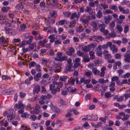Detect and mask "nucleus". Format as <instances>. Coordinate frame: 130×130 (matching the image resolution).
<instances>
[{"label":"nucleus","instance_id":"nucleus-36","mask_svg":"<svg viewBox=\"0 0 130 130\" xmlns=\"http://www.w3.org/2000/svg\"><path fill=\"white\" fill-rule=\"evenodd\" d=\"M70 111L72 112L76 115L78 114L79 113V112L77 110L74 108H73L71 109Z\"/></svg>","mask_w":130,"mask_h":130},{"label":"nucleus","instance_id":"nucleus-39","mask_svg":"<svg viewBox=\"0 0 130 130\" xmlns=\"http://www.w3.org/2000/svg\"><path fill=\"white\" fill-rule=\"evenodd\" d=\"M92 25L93 26V29L94 30L96 29L97 28V24L96 22H92Z\"/></svg>","mask_w":130,"mask_h":130},{"label":"nucleus","instance_id":"nucleus-31","mask_svg":"<svg viewBox=\"0 0 130 130\" xmlns=\"http://www.w3.org/2000/svg\"><path fill=\"white\" fill-rule=\"evenodd\" d=\"M117 30L119 32H121L123 30V29L120 25L117 24L116 25V27Z\"/></svg>","mask_w":130,"mask_h":130},{"label":"nucleus","instance_id":"nucleus-60","mask_svg":"<svg viewBox=\"0 0 130 130\" xmlns=\"http://www.w3.org/2000/svg\"><path fill=\"white\" fill-rule=\"evenodd\" d=\"M98 36H92V40H93L94 41H98Z\"/></svg>","mask_w":130,"mask_h":130},{"label":"nucleus","instance_id":"nucleus-14","mask_svg":"<svg viewBox=\"0 0 130 130\" xmlns=\"http://www.w3.org/2000/svg\"><path fill=\"white\" fill-rule=\"evenodd\" d=\"M0 41L1 45L2 46H4L6 45V42L5 41V38L2 37L0 38Z\"/></svg>","mask_w":130,"mask_h":130},{"label":"nucleus","instance_id":"nucleus-12","mask_svg":"<svg viewBox=\"0 0 130 130\" xmlns=\"http://www.w3.org/2000/svg\"><path fill=\"white\" fill-rule=\"evenodd\" d=\"M44 96V95L41 96L39 101V103L41 105H43L45 103L46 99Z\"/></svg>","mask_w":130,"mask_h":130},{"label":"nucleus","instance_id":"nucleus-26","mask_svg":"<svg viewBox=\"0 0 130 130\" xmlns=\"http://www.w3.org/2000/svg\"><path fill=\"white\" fill-rule=\"evenodd\" d=\"M98 82L99 83H107L108 82V80L107 79L105 80H104V79L103 78H101L99 79Z\"/></svg>","mask_w":130,"mask_h":130},{"label":"nucleus","instance_id":"nucleus-57","mask_svg":"<svg viewBox=\"0 0 130 130\" xmlns=\"http://www.w3.org/2000/svg\"><path fill=\"white\" fill-rule=\"evenodd\" d=\"M109 36L111 37L114 38L116 37V35L114 32H112L111 33L109 34Z\"/></svg>","mask_w":130,"mask_h":130},{"label":"nucleus","instance_id":"nucleus-28","mask_svg":"<svg viewBox=\"0 0 130 130\" xmlns=\"http://www.w3.org/2000/svg\"><path fill=\"white\" fill-rule=\"evenodd\" d=\"M102 12L99 10L97 13L96 17L98 18H100L102 17Z\"/></svg>","mask_w":130,"mask_h":130},{"label":"nucleus","instance_id":"nucleus-64","mask_svg":"<svg viewBox=\"0 0 130 130\" xmlns=\"http://www.w3.org/2000/svg\"><path fill=\"white\" fill-rule=\"evenodd\" d=\"M124 95L125 97V98L126 99H127L128 98H130V94L129 93H125L124 94Z\"/></svg>","mask_w":130,"mask_h":130},{"label":"nucleus","instance_id":"nucleus-59","mask_svg":"<svg viewBox=\"0 0 130 130\" xmlns=\"http://www.w3.org/2000/svg\"><path fill=\"white\" fill-rule=\"evenodd\" d=\"M101 7L104 9L107 8L108 7V6L104 4H101Z\"/></svg>","mask_w":130,"mask_h":130},{"label":"nucleus","instance_id":"nucleus-47","mask_svg":"<svg viewBox=\"0 0 130 130\" xmlns=\"http://www.w3.org/2000/svg\"><path fill=\"white\" fill-rule=\"evenodd\" d=\"M29 114L28 113L26 112L23 113L21 115V116L22 117L27 118L29 116Z\"/></svg>","mask_w":130,"mask_h":130},{"label":"nucleus","instance_id":"nucleus-13","mask_svg":"<svg viewBox=\"0 0 130 130\" xmlns=\"http://www.w3.org/2000/svg\"><path fill=\"white\" fill-rule=\"evenodd\" d=\"M42 75L40 73H38L34 76V78L35 81H38L39 80V78L41 77Z\"/></svg>","mask_w":130,"mask_h":130},{"label":"nucleus","instance_id":"nucleus-52","mask_svg":"<svg viewBox=\"0 0 130 130\" xmlns=\"http://www.w3.org/2000/svg\"><path fill=\"white\" fill-rule=\"evenodd\" d=\"M36 63L34 61H32L30 62L29 64V66L30 67H34L36 66Z\"/></svg>","mask_w":130,"mask_h":130},{"label":"nucleus","instance_id":"nucleus-10","mask_svg":"<svg viewBox=\"0 0 130 130\" xmlns=\"http://www.w3.org/2000/svg\"><path fill=\"white\" fill-rule=\"evenodd\" d=\"M40 107L37 106L35 107V108L33 109L32 111V113L35 114H38L40 111Z\"/></svg>","mask_w":130,"mask_h":130},{"label":"nucleus","instance_id":"nucleus-25","mask_svg":"<svg viewBox=\"0 0 130 130\" xmlns=\"http://www.w3.org/2000/svg\"><path fill=\"white\" fill-rule=\"evenodd\" d=\"M63 14L65 17H68L71 14L70 12L69 11H64L63 13Z\"/></svg>","mask_w":130,"mask_h":130},{"label":"nucleus","instance_id":"nucleus-17","mask_svg":"<svg viewBox=\"0 0 130 130\" xmlns=\"http://www.w3.org/2000/svg\"><path fill=\"white\" fill-rule=\"evenodd\" d=\"M48 38L50 39V42H53L55 40V35L54 34L51 35L48 37Z\"/></svg>","mask_w":130,"mask_h":130},{"label":"nucleus","instance_id":"nucleus-54","mask_svg":"<svg viewBox=\"0 0 130 130\" xmlns=\"http://www.w3.org/2000/svg\"><path fill=\"white\" fill-rule=\"evenodd\" d=\"M79 66L81 67L82 68H83V66H82L80 65V63H75L74 64L73 66L74 68H77Z\"/></svg>","mask_w":130,"mask_h":130},{"label":"nucleus","instance_id":"nucleus-18","mask_svg":"<svg viewBox=\"0 0 130 130\" xmlns=\"http://www.w3.org/2000/svg\"><path fill=\"white\" fill-rule=\"evenodd\" d=\"M53 67L54 71L57 72L59 71L61 69L60 66L58 64H56L55 66H54Z\"/></svg>","mask_w":130,"mask_h":130},{"label":"nucleus","instance_id":"nucleus-2","mask_svg":"<svg viewBox=\"0 0 130 130\" xmlns=\"http://www.w3.org/2000/svg\"><path fill=\"white\" fill-rule=\"evenodd\" d=\"M118 8L120 11L122 13L126 14H128L129 12V10L128 9H125L124 7H122L121 5L118 6Z\"/></svg>","mask_w":130,"mask_h":130},{"label":"nucleus","instance_id":"nucleus-37","mask_svg":"<svg viewBox=\"0 0 130 130\" xmlns=\"http://www.w3.org/2000/svg\"><path fill=\"white\" fill-rule=\"evenodd\" d=\"M96 43H95L90 44L88 45L89 46V47L90 50L92 48H94L96 46Z\"/></svg>","mask_w":130,"mask_h":130},{"label":"nucleus","instance_id":"nucleus-43","mask_svg":"<svg viewBox=\"0 0 130 130\" xmlns=\"http://www.w3.org/2000/svg\"><path fill=\"white\" fill-rule=\"evenodd\" d=\"M67 78L68 77L66 76H62L60 77L59 80L61 81H65Z\"/></svg>","mask_w":130,"mask_h":130},{"label":"nucleus","instance_id":"nucleus-45","mask_svg":"<svg viewBox=\"0 0 130 130\" xmlns=\"http://www.w3.org/2000/svg\"><path fill=\"white\" fill-rule=\"evenodd\" d=\"M91 71L89 70L86 71L85 72V75L88 77L90 76L91 75Z\"/></svg>","mask_w":130,"mask_h":130},{"label":"nucleus","instance_id":"nucleus-29","mask_svg":"<svg viewBox=\"0 0 130 130\" xmlns=\"http://www.w3.org/2000/svg\"><path fill=\"white\" fill-rule=\"evenodd\" d=\"M55 84L57 86V87L61 88L63 86V83L61 82H56Z\"/></svg>","mask_w":130,"mask_h":130},{"label":"nucleus","instance_id":"nucleus-19","mask_svg":"<svg viewBox=\"0 0 130 130\" xmlns=\"http://www.w3.org/2000/svg\"><path fill=\"white\" fill-rule=\"evenodd\" d=\"M54 112L57 113H61V111L60 109L56 107L55 106L54 108H53L52 110Z\"/></svg>","mask_w":130,"mask_h":130},{"label":"nucleus","instance_id":"nucleus-34","mask_svg":"<svg viewBox=\"0 0 130 130\" xmlns=\"http://www.w3.org/2000/svg\"><path fill=\"white\" fill-rule=\"evenodd\" d=\"M59 5V4L55 0H53L51 3V5L53 6L56 7L57 6Z\"/></svg>","mask_w":130,"mask_h":130},{"label":"nucleus","instance_id":"nucleus-51","mask_svg":"<svg viewBox=\"0 0 130 130\" xmlns=\"http://www.w3.org/2000/svg\"><path fill=\"white\" fill-rule=\"evenodd\" d=\"M129 30V26L128 25H127L124 27V32L126 33Z\"/></svg>","mask_w":130,"mask_h":130},{"label":"nucleus","instance_id":"nucleus-32","mask_svg":"<svg viewBox=\"0 0 130 130\" xmlns=\"http://www.w3.org/2000/svg\"><path fill=\"white\" fill-rule=\"evenodd\" d=\"M23 6L22 5L21 3H20L19 4H17L15 6L16 8L17 9L19 8L22 9L23 8Z\"/></svg>","mask_w":130,"mask_h":130},{"label":"nucleus","instance_id":"nucleus-55","mask_svg":"<svg viewBox=\"0 0 130 130\" xmlns=\"http://www.w3.org/2000/svg\"><path fill=\"white\" fill-rule=\"evenodd\" d=\"M123 99V96H121L119 97H118L117 99V101L118 102L122 101Z\"/></svg>","mask_w":130,"mask_h":130},{"label":"nucleus","instance_id":"nucleus-42","mask_svg":"<svg viewBox=\"0 0 130 130\" xmlns=\"http://www.w3.org/2000/svg\"><path fill=\"white\" fill-rule=\"evenodd\" d=\"M72 64H67V66L66 67V69L68 71L70 70L72 66Z\"/></svg>","mask_w":130,"mask_h":130},{"label":"nucleus","instance_id":"nucleus-6","mask_svg":"<svg viewBox=\"0 0 130 130\" xmlns=\"http://www.w3.org/2000/svg\"><path fill=\"white\" fill-rule=\"evenodd\" d=\"M102 49V45H99L96 50V54L98 56H101L102 54V51L101 50Z\"/></svg>","mask_w":130,"mask_h":130},{"label":"nucleus","instance_id":"nucleus-30","mask_svg":"<svg viewBox=\"0 0 130 130\" xmlns=\"http://www.w3.org/2000/svg\"><path fill=\"white\" fill-rule=\"evenodd\" d=\"M39 123H37L35 122L33 123L32 124V125L34 128L36 129L38 128L40 126Z\"/></svg>","mask_w":130,"mask_h":130},{"label":"nucleus","instance_id":"nucleus-33","mask_svg":"<svg viewBox=\"0 0 130 130\" xmlns=\"http://www.w3.org/2000/svg\"><path fill=\"white\" fill-rule=\"evenodd\" d=\"M55 83L56 82L54 81L53 82L52 84L50 85V90L53 89L55 87Z\"/></svg>","mask_w":130,"mask_h":130},{"label":"nucleus","instance_id":"nucleus-5","mask_svg":"<svg viewBox=\"0 0 130 130\" xmlns=\"http://www.w3.org/2000/svg\"><path fill=\"white\" fill-rule=\"evenodd\" d=\"M78 47L79 48V50H82L84 52H86L90 50L89 47L88 45L84 46L82 45H79Z\"/></svg>","mask_w":130,"mask_h":130},{"label":"nucleus","instance_id":"nucleus-35","mask_svg":"<svg viewBox=\"0 0 130 130\" xmlns=\"http://www.w3.org/2000/svg\"><path fill=\"white\" fill-rule=\"evenodd\" d=\"M75 80L74 79H69L68 80V83L71 85H73L74 84Z\"/></svg>","mask_w":130,"mask_h":130},{"label":"nucleus","instance_id":"nucleus-15","mask_svg":"<svg viewBox=\"0 0 130 130\" xmlns=\"http://www.w3.org/2000/svg\"><path fill=\"white\" fill-rule=\"evenodd\" d=\"M33 78V77L32 76H30L29 78L26 79L25 81V83L27 85H29L30 84V80H32Z\"/></svg>","mask_w":130,"mask_h":130},{"label":"nucleus","instance_id":"nucleus-56","mask_svg":"<svg viewBox=\"0 0 130 130\" xmlns=\"http://www.w3.org/2000/svg\"><path fill=\"white\" fill-rule=\"evenodd\" d=\"M130 76V73H127L124 74L123 77L124 78H127Z\"/></svg>","mask_w":130,"mask_h":130},{"label":"nucleus","instance_id":"nucleus-7","mask_svg":"<svg viewBox=\"0 0 130 130\" xmlns=\"http://www.w3.org/2000/svg\"><path fill=\"white\" fill-rule=\"evenodd\" d=\"M110 50L112 51L113 53H116L118 51V48L117 46L113 44L110 47Z\"/></svg>","mask_w":130,"mask_h":130},{"label":"nucleus","instance_id":"nucleus-38","mask_svg":"<svg viewBox=\"0 0 130 130\" xmlns=\"http://www.w3.org/2000/svg\"><path fill=\"white\" fill-rule=\"evenodd\" d=\"M84 30V28L82 26H79V27H77L76 29V31L77 32H80L83 31Z\"/></svg>","mask_w":130,"mask_h":130},{"label":"nucleus","instance_id":"nucleus-21","mask_svg":"<svg viewBox=\"0 0 130 130\" xmlns=\"http://www.w3.org/2000/svg\"><path fill=\"white\" fill-rule=\"evenodd\" d=\"M75 18H76L77 19H78L79 18V15H77L76 12H74L71 14L70 19H73Z\"/></svg>","mask_w":130,"mask_h":130},{"label":"nucleus","instance_id":"nucleus-46","mask_svg":"<svg viewBox=\"0 0 130 130\" xmlns=\"http://www.w3.org/2000/svg\"><path fill=\"white\" fill-rule=\"evenodd\" d=\"M97 1H95L94 2H90L89 3V5L90 7H93L94 6V3H96Z\"/></svg>","mask_w":130,"mask_h":130},{"label":"nucleus","instance_id":"nucleus-61","mask_svg":"<svg viewBox=\"0 0 130 130\" xmlns=\"http://www.w3.org/2000/svg\"><path fill=\"white\" fill-rule=\"evenodd\" d=\"M74 30L73 28L70 29L68 31V32L71 35H73L74 34Z\"/></svg>","mask_w":130,"mask_h":130},{"label":"nucleus","instance_id":"nucleus-20","mask_svg":"<svg viewBox=\"0 0 130 130\" xmlns=\"http://www.w3.org/2000/svg\"><path fill=\"white\" fill-rule=\"evenodd\" d=\"M40 90V87L39 86H36L35 87L33 90V91L35 93H38V92Z\"/></svg>","mask_w":130,"mask_h":130},{"label":"nucleus","instance_id":"nucleus-16","mask_svg":"<svg viewBox=\"0 0 130 130\" xmlns=\"http://www.w3.org/2000/svg\"><path fill=\"white\" fill-rule=\"evenodd\" d=\"M92 72L94 75H99L100 71L96 67L92 69Z\"/></svg>","mask_w":130,"mask_h":130},{"label":"nucleus","instance_id":"nucleus-27","mask_svg":"<svg viewBox=\"0 0 130 130\" xmlns=\"http://www.w3.org/2000/svg\"><path fill=\"white\" fill-rule=\"evenodd\" d=\"M103 12L104 14L106 15L108 14L112 13V11L110 9H107L103 11Z\"/></svg>","mask_w":130,"mask_h":130},{"label":"nucleus","instance_id":"nucleus-40","mask_svg":"<svg viewBox=\"0 0 130 130\" xmlns=\"http://www.w3.org/2000/svg\"><path fill=\"white\" fill-rule=\"evenodd\" d=\"M105 96L106 98H109L112 96V95H111V93L109 92L105 93Z\"/></svg>","mask_w":130,"mask_h":130},{"label":"nucleus","instance_id":"nucleus-63","mask_svg":"<svg viewBox=\"0 0 130 130\" xmlns=\"http://www.w3.org/2000/svg\"><path fill=\"white\" fill-rule=\"evenodd\" d=\"M20 130H29V129L26 126H22L20 128Z\"/></svg>","mask_w":130,"mask_h":130},{"label":"nucleus","instance_id":"nucleus-24","mask_svg":"<svg viewBox=\"0 0 130 130\" xmlns=\"http://www.w3.org/2000/svg\"><path fill=\"white\" fill-rule=\"evenodd\" d=\"M121 4L122 5H126L128 7H129L130 6V2L129 1L125 0L121 3Z\"/></svg>","mask_w":130,"mask_h":130},{"label":"nucleus","instance_id":"nucleus-58","mask_svg":"<svg viewBox=\"0 0 130 130\" xmlns=\"http://www.w3.org/2000/svg\"><path fill=\"white\" fill-rule=\"evenodd\" d=\"M129 118V116L128 115H126L125 116H124V117L121 118L122 120L124 121L127 120Z\"/></svg>","mask_w":130,"mask_h":130},{"label":"nucleus","instance_id":"nucleus-62","mask_svg":"<svg viewBox=\"0 0 130 130\" xmlns=\"http://www.w3.org/2000/svg\"><path fill=\"white\" fill-rule=\"evenodd\" d=\"M121 56L120 54L118 53L116 54L115 55V57L117 59H120L121 58Z\"/></svg>","mask_w":130,"mask_h":130},{"label":"nucleus","instance_id":"nucleus-44","mask_svg":"<svg viewBox=\"0 0 130 130\" xmlns=\"http://www.w3.org/2000/svg\"><path fill=\"white\" fill-rule=\"evenodd\" d=\"M42 64L43 65H44L46 64L47 62V60L44 58H43L41 60Z\"/></svg>","mask_w":130,"mask_h":130},{"label":"nucleus","instance_id":"nucleus-4","mask_svg":"<svg viewBox=\"0 0 130 130\" xmlns=\"http://www.w3.org/2000/svg\"><path fill=\"white\" fill-rule=\"evenodd\" d=\"M24 106L21 101H19L18 103L15 104L14 106V109H23Z\"/></svg>","mask_w":130,"mask_h":130},{"label":"nucleus","instance_id":"nucleus-11","mask_svg":"<svg viewBox=\"0 0 130 130\" xmlns=\"http://www.w3.org/2000/svg\"><path fill=\"white\" fill-rule=\"evenodd\" d=\"M111 16L108 15L107 16H105L104 18L105 23L106 24H107L109 23L111 19Z\"/></svg>","mask_w":130,"mask_h":130},{"label":"nucleus","instance_id":"nucleus-22","mask_svg":"<svg viewBox=\"0 0 130 130\" xmlns=\"http://www.w3.org/2000/svg\"><path fill=\"white\" fill-rule=\"evenodd\" d=\"M89 55L90 56V58L91 59H93L95 58V56L94 55V52L92 51H89Z\"/></svg>","mask_w":130,"mask_h":130},{"label":"nucleus","instance_id":"nucleus-9","mask_svg":"<svg viewBox=\"0 0 130 130\" xmlns=\"http://www.w3.org/2000/svg\"><path fill=\"white\" fill-rule=\"evenodd\" d=\"M74 52V49L72 47H70L69 48L68 50L66 52V53L67 55L71 56Z\"/></svg>","mask_w":130,"mask_h":130},{"label":"nucleus","instance_id":"nucleus-23","mask_svg":"<svg viewBox=\"0 0 130 130\" xmlns=\"http://www.w3.org/2000/svg\"><path fill=\"white\" fill-rule=\"evenodd\" d=\"M109 8L110 9L114 10L115 11L118 10L117 6L115 5H110Z\"/></svg>","mask_w":130,"mask_h":130},{"label":"nucleus","instance_id":"nucleus-8","mask_svg":"<svg viewBox=\"0 0 130 130\" xmlns=\"http://www.w3.org/2000/svg\"><path fill=\"white\" fill-rule=\"evenodd\" d=\"M14 115L13 113L10 111L9 113L7 115V118L9 121H10L12 120L14 118Z\"/></svg>","mask_w":130,"mask_h":130},{"label":"nucleus","instance_id":"nucleus-3","mask_svg":"<svg viewBox=\"0 0 130 130\" xmlns=\"http://www.w3.org/2000/svg\"><path fill=\"white\" fill-rule=\"evenodd\" d=\"M124 60L126 62L130 63V51H127L124 56Z\"/></svg>","mask_w":130,"mask_h":130},{"label":"nucleus","instance_id":"nucleus-1","mask_svg":"<svg viewBox=\"0 0 130 130\" xmlns=\"http://www.w3.org/2000/svg\"><path fill=\"white\" fill-rule=\"evenodd\" d=\"M67 58V57L66 56H62L61 52H58L56 54V57L55 58V60L57 61H62L66 60Z\"/></svg>","mask_w":130,"mask_h":130},{"label":"nucleus","instance_id":"nucleus-50","mask_svg":"<svg viewBox=\"0 0 130 130\" xmlns=\"http://www.w3.org/2000/svg\"><path fill=\"white\" fill-rule=\"evenodd\" d=\"M44 96L46 100V99H50L52 97V96L49 94H47L46 95H44Z\"/></svg>","mask_w":130,"mask_h":130},{"label":"nucleus","instance_id":"nucleus-49","mask_svg":"<svg viewBox=\"0 0 130 130\" xmlns=\"http://www.w3.org/2000/svg\"><path fill=\"white\" fill-rule=\"evenodd\" d=\"M66 22L67 21L66 20H60L58 23H59V25H63L65 22Z\"/></svg>","mask_w":130,"mask_h":130},{"label":"nucleus","instance_id":"nucleus-53","mask_svg":"<svg viewBox=\"0 0 130 130\" xmlns=\"http://www.w3.org/2000/svg\"><path fill=\"white\" fill-rule=\"evenodd\" d=\"M111 81H115L116 82L119 79V77L117 76H115L111 78Z\"/></svg>","mask_w":130,"mask_h":130},{"label":"nucleus","instance_id":"nucleus-48","mask_svg":"<svg viewBox=\"0 0 130 130\" xmlns=\"http://www.w3.org/2000/svg\"><path fill=\"white\" fill-rule=\"evenodd\" d=\"M37 71L38 72H39L41 71L40 69V66L39 64H36L35 68Z\"/></svg>","mask_w":130,"mask_h":130},{"label":"nucleus","instance_id":"nucleus-41","mask_svg":"<svg viewBox=\"0 0 130 130\" xmlns=\"http://www.w3.org/2000/svg\"><path fill=\"white\" fill-rule=\"evenodd\" d=\"M50 14L51 16L55 17L56 16V12L55 11H50Z\"/></svg>","mask_w":130,"mask_h":130}]
</instances>
